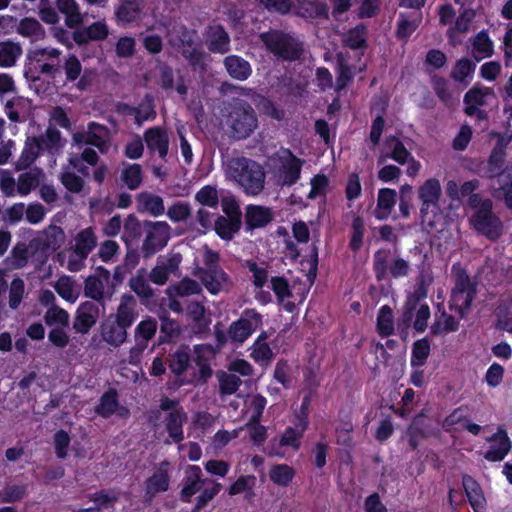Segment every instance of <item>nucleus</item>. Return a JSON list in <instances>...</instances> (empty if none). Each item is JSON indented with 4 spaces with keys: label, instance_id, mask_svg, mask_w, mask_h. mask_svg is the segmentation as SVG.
Here are the masks:
<instances>
[{
    "label": "nucleus",
    "instance_id": "1",
    "mask_svg": "<svg viewBox=\"0 0 512 512\" xmlns=\"http://www.w3.org/2000/svg\"><path fill=\"white\" fill-rule=\"evenodd\" d=\"M61 55V50L52 47L28 50L24 63L25 78L32 82L39 81L41 75L55 79L63 70L67 83H75L79 91L90 89L96 78L95 70L83 69L81 61L75 54H68L61 66Z\"/></svg>",
    "mask_w": 512,
    "mask_h": 512
},
{
    "label": "nucleus",
    "instance_id": "2",
    "mask_svg": "<svg viewBox=\"0 0 512 512\" xmlns=\"http://www.w3.org/2000/svg\"><path fill=\"white\" fill-rule=\"evenodd\" d=\"M139 317L138 303L132 294H123L114 313L104 318L99 326L102 340L113 348L121 347L127 340L128 329Z\"/></svg>",
    "mask_w": 512,
    "mask_h": 512
},
{
    "label": "nucleus",
    "instance_id": "3",
    "mask_svg": "<svg viewBox=\"0 0 512 512\" xmlns=\"http://www.w3.org/2000/svg\"><path fill=\"white\" fill-rule=\"evenodd\" d=\"M72 149H76L75 156L68 160H100L96 148L101 154H106L111 147L110 131L102 124L91 121L87 129L76 131L71 138Z\"/></svg>",
    "mask_w": 512,
    "mask_h": 512
},
{
    "label": "nucleus",
    "instance_id": "4",
    "mask_svg": "<svg viewBox=\"0 0 512 512\" xmlns=\"http://www.w3.org/2000/svg\"><path fill=\"white\" fill-rule=\"evenodd\" d=\"M224 120L229 136L235 140L249 138L259 126L256 111L241 98H233L225 106Z\"/></svg>",
    "mask_w": 512,
    "mask_h": 512
},
{
    "label": "nucleus",
    "instance_id": "5",
    "mask_svg": "<svg viewBox=\"0 0 512 512\" xmlns=\"http://www.w3.org/2000/svg\"><path fill=\"white\" fill-rule=\"evenodd\" d=\"M454 287L451 291L449 308L454 310L461 319L465 318L477 296V282L472 281L466 269L452 266Z\"/></svg>",
    "mask_w": 512,
    "mask_h": 512
},
{
    "label": "nucleus",
    "instance_id": "6",
    "mask_svg": "<svg viewBox=\"0 0 512 512\" xmlns=\"http://www.w3.org/2000/svg\"><path fill=\"white\" fill-rule=\"evenodd\" d=\"M64 144L65 141L62 139L61 132L56 127L50 125L43 134L27 137L18 160H37L44 153L55 157L61 152Z\"/></svg>",
    "mask_w": 512,
    "mask_h": 512
},
{
    "label": "nucleus",
    "instance_id": "7",
    "mask_svg": "<svg viewBox=\"0 0 512 512\" xmlns=\"http://www.w3.org/2000/svg\"><path fill=\"white\" fill-rule=\"evenodd\" d=\"M227 169L247 195H258L264 189L266 175L259 162H227Z\"/></svg>",
    "mask_w": 512,
    "mask_h": 512
},
{
    "label": "nucleus",
    "instance_id": "8",
    "mask_svg": "<svg viewBox=\"0 0 512 512\" xmlns=\"http://www.w3.org/2000/svg\"><path fill=\"white\" fill-rule=\"evenodd\" d=\"M267 50L285 61L299 60L303 53L302 43L290 33L282 30H270L260 34Z\"/></svg>",
    "mask_w": 512,
    "mask_h": 512
},
{
    "label": "nucleus",
    "instance_id": "9",
    "mask_svg": "<svg viewBox=\"0 0 512 512\" xmlns=\"http://www.w3.org/2000/svg\"><path fill=\"white\" fill-rule=\"evenodd\" d=\"M203 262L204 267L197 269L196 276L210 294L217 295L222 291L224 285L230 281V277L219 264L220 255L218 252L206 247Z\"/></svg>",
    "mask_w": 512,
    "mask_h": 512
},
{
    "label": "nucleus",
    "instance_id": "10",
    "mask_svg": "<svg viewBox=\"0 0 512 512\" xmlns=\"http://www.w3.org/2000/svg\"><path fill=\"white\" fill-rule=\"evenodd\" d=\"M473 228L491 241H497L503 233V224L500 219L494 215L492 210V201L485 199L479 209L471 217Z\"/></svg>",
    "mask_w": 512,
    "mask_h": 512
},
{
    "label": "nucleus",
    "instance_id": "11",
    "mask_svg": "<svg viewBox=\"0 0 512 512\" xmlns=\"http://www.w3.org/2000/svg\"><path fill=\"white\" fill-rule=\"evenodd\" d=\"M143 229L146 237L143 240L141 252L145 259H148L161 251L170 239V226L165 221H148L143 222Z\"/></svg>",
    "mask_w": 512,
    "mask_h": 512
},
{
    "label": "nucleus",
    "instance_id": "12",
    "mask_svg": "<svg viewBox=\"0 0 512 512\" xmlns=\"http://www.w3.org/2000/svg\"><path fill=\"white\" fill-rule=\"evenodd\" d=\"M263 316L256 310L246 308L236 321H233L227 331L233 343H244L259 327L262 326Z\"/></svg>",
    "mask_w": 512,
    "mask_h": 512
},
{
    "label": "nucleus",
    "instance_id": "13",
    "mask_svg": "<svg viewBox=\"0 0 512 512\" xmlns=\"http://www.w3.org/2000/svg\"><path fill=\"white\" fill-rule=\"evenodd\" d=\"M157 329V320L150 316H147L136 325L134 329L135 345L129 351L131 364H136L140 360L145 349L148 347L149 341L155 337Z\"/></svg>",
    "mask_w": 512,
    "mask_h": 512
},
{
    "label": "nucleus",
    "instance_id": "14",
    "mask_svg": "<svg viewBox=\"0 0 512 512\" xmlns=\"http://www.w3.org/2000/svg\"><path fill=\"white\" fill-rule=\"evenodd\" d=\"M170 466L168 460L161 461L153 473L145 480L144 497L146 501H152L159 493L166 492L170 487Z\"/></svg>",
    "mask_w": 512,
    "mask_h": 512
},
{
    "label": "nucleus",
    "instance_id": "15",
    "mask_svg": "<svg viewBox=\"0 0 512 512\" xmlns=\"http://www.w3.org/2000/svg\"><path fill=\"white\" fill-rule=\"evenodd\" d=\"M145 148L150 157L157 156L165 159L169 151V135L167 131L160 126H153L146 129L143 133Z\"/></svg>",
    "mask_w": 512,
    "mask_h": 512
},
{
    "label": "nucleus",
    "instance_id": "16",
    "mask_svg": "<svg viewBox=\"0 0 512 512\" xmlns=\"http://www.w3.org/2000/svg\"><path fill=\"white\" fill-rule=\"evenodd\" d=\"M100 315L99 304L91 301H85L79 305L76 310L73 329L80 334H88L92 327L97 323Z\"/></svg>",
    "mask_w": 512,
    "mask_h": 512
},
{
    "label": "nucleus",
    "instance_id": "17",
    "mask_svg": "<svg viewBox=\"0 0 512 512\" xmlns=\"http://www.w3.org/2000/svg\"><path fill=\"white\" fill-rule=\"evenodd\" d=\"M490 445L484 453V458L489 462H500L511 450V440L506 430L499 428L488 438Z\"/></svg>",
    "mask_w": 512,
    "mask_h": 512
},
{
    "label": "nucleus",
    "instance_id": "18",
    "mask_svg": "<svg viewBox=\"0 0 512 512\" xmlns=\"http://www.w3.org/2000/svg\"><path fill=\"white\" fill-rule=\"evenodd\" d=\"M208 50L215 54H226L230 51V37L225 28L220 25H210L205 32Z\"/></svg>",
    "mask_w": 512,
    "mask_h": 512
},
{
    "label": "nucleus",
    "instance_id": "19",
    "mask_svg": "<svg viewBox=\"0 0 512 512\" xmlns=\"http://www.w3.org/2000/svg\"><path fill=\"white\" fill-rule=\"evenodd\" d=\"M274 219L271 208L261 205L249 204L245 208V230L253 231L266 227Z\"/></svg>",
    "mask_w": 512,
    "mask_h": 512
},
{
    "label": "nucleus",
    "instance_id": "20",
    "mask_svg": "<svg viewBox=\"0 0 512 512\" xmlns=\"http://www.w3.org/2000/svg\"><path fill=\"white\" fill-rule=\"evenodd\" d=\"M214 354L215 350L210 344H197L193 347V362L199 369V379L203 383L207 382L213 374L210 360Z\"/></svg>",
    "mask_w": 512,
    "mask_h": 512
},
{
    "label": "nucleus",
    "instance_id": "21",
    "mask_svg": "<svg viewBox=\"0 0 512 512\" xmlns=\"http://www.w3.org/2000/svg\"><path fill=\"white\" fill-rule=\"evenodd\" d=\"M116 412H119L120 416L129 413L126 407H120L117 390L109 388L101 395L99 404L95 407V413L103 418H109Z\"/></svg>",
    "mask_w": 512,
    "mask_h": 512
},
{
    "label": "nucleus",
    "instance_id": "22",
    "mask_svg": "<svg viewBox=\"0 0 512 512\" xmlns=\"http://www.w3.org/2000/svg\"><path fill=\"white\" fill-rule=\"evenodd\" d=\"M191 348L187 344H181L167 357V364L170 372L176 376H182L190 367L192 357Z\"/></svg>",
    "mask_w": 512,
    "mask_h": 512
},
{
    "label": "nucleus",
    "instance_id": "23",
    "mask_svg": "<svg viewBox=\"0 0 512 512\" xmlns=\"http://www.w3.org/2000/svg\"><path fill=\"white\" fill-rule=\"evenodd\" d=\"M462 485L474 512H482L486 506V499L479 483L472 476L464 475Z\"/></svg>",
    "mask_w": 512,
    "mask_h": 512
},
{
    "label": "nucleus",
    "instance_id": "24",
    "mask_svg": "<svg viewBox=\"0 0 512 512\" xmlns=\"http://www.w3.org/2000/svg\"><path fill=\"white\" fill-rule=\"evenodd\" d=\"M143 9L142 0H119L115 9V16L118 22L130 24L141 19Z\"/></svg>",
    "mask_w": 512,
    "mask_h": 512
},
{
    "label": "nucleus",
    "instance_id": "25",
    "mask_svg": "<svg viewBox=\"0 0 512 512\" xmlns=\"http://www.w3.org/2000/svg\"><path fill=\"white\" fill-rule=\"evenodd\" d=\"M187 316L192 320V331L195 334H203L209 330L211 319L206 318V309L201 302L192 301L187 305Z\"/></svg>",
    "mask_w": 512,
    "mask_h": 512
},
{
    "label": "nucleus",
    "instance_id": "26",
    "mask_svg": "<svg viewBox=\"0 0 512 512\" xmlns=\"http://www.w3.org/2000/svg\"><path fill=\"white\" fill-rule=\"evenodd\" d=\"M224 66L229 76L239 81L247 80L252 74L250 63L238 55L227 56L224 59Z\"/></svg>",
    "mask_w": 512,
    "mask_h": 512
},
{
    "label": "nucleus",
    "instance_id": "27",
    "mask_svg": "<svg viewBox=\"0 0 512 512\" xmlns=\"http://www.w3.org/2000/svg\"><path fill=\"white\" fill-rule=\"evenodd\" d=\"M246 95L250 96L256 108L261 114L277 121L284 119V109L277 106L270 98L256 92H253L252 94L246 93Z\"/></svg>",
    "mask_w": 512,
    "mask_h": 512
},
{
    "label": "nucleus",
    "instance_id": "28",
    "mask_svg": "<svg viewBox=\"0 0 512 512\" xmlns=\"http://www.w3.org/2000/svg\"><path fill=\"white\" fill-rule=\"evenodd\" d=\"M382 153L383 156L379 160H385V157L392 160H415L403 142L392 135L385 138Z\"/></svg>",
    "mask_w": 512,
    "mask_h": 512
},
{
    "label": "nucleus",
    "instance_id": "29",
    "mask_svg": "<svg viewBox=\"0 0 512 512\" xmlns=\"http://www.w3.org/2000/svg\"><path fill=\"white\" fill-rule=\"evenodd\" d=\"M469 418V407L467 405H461L444 418L442 421V429L447 433L459 432L464 429Z\"/></svg>",
    "mask_w": 512,
    "mask_h": 512
},
{
    "label": "nucleus",
    "instance_id": "30",
    "mask_svg": "<svg viewBox=\"0 0 512 512\" xmlns=\"http://www.w3.org/2000/svg\"><path fill=\"white\" fill-rule=\"evenodd\" d=\"M97 245V238L91 227L78 232L75 237L74 253L80 260H84Z\"/></svg>",
    "mask_w": 512,
    "mask_h": 512
},
{
    "label": "nucleus",
    "instance_id": "31",
    "mask_svg": "<svg viewBox=\"0 0 512 512\" xmlns=\"http://www.w3.org/2000/svg\"><path fill=\"white\" fill-rule=\"evenodd\" d=\"M16 31L22 37L29 38L32 43L41 41L46 37L44 27L33 17L21 19L17 25Z\"/></svg>",
    "mask_w": 512,
    "mask_h": 512
},
{
    "label": "nucleus",
    "instance_id": "32",
    "mask_svg": "<svg viewBox=\"0 0 512 512\" xmlns=\"http://www.w3.org/2000/svg\"><path fill=\"white\" fill-rule=\"evenodd\" d=\"M65 241L64 230L57 225H49L44 229L42 235L39 237V243L43 250H50L52 252L61 248Z\"/></svg>",
    "mask_w": 512,
    "mask_h": 512
},
{
    "label": "nucleus",
    "instance_id": "33",
    "mask_svg": "<svg viewBox=\"0 0 512 512\" xmlns=\"http://www.w3.org/2000/svg\"><path fill=\"white\" fill-rule=\"evenodd\" d=\"M397 193L394 189L381 188L378 191L375 217L378 220H386L396 204Z\"/></svg>",
    "mask_w": 512,
    "mask_h": 512
},
{
    "label": "nucleus",
    "instance_id": "34",
    "mask_svg": "<svg viewBox=\"0 0 512 512\" xmlns=\"http://www.w3.org/2000/svg\"><path fill=\"white\" fill-rule=\"evenodd\" d=\"M160 334L157 339V346L173 343L182 332L179 322L168 315L160 316Z\"/></svg>",
    "mask_w": 512,
    "mask_h": 512
},
{
    "label": "nucleus",
    "instance_id": "35",
    "mask_svg": "<svg viewBox=\"0 0 512 512\" xmlns=\"http://www.w3.org/2000/svg\"><path fill=\"white\" fill-rule=\"evenodd\" d=\"M488 96H495L494 89L492 87L475 84L464 94L463 103L465 107L480 108L487 104L486 99Z\"/></svg>",
    "mask_w": 512,
    "mask_h": 512
},
{
    "label": "nucleus",
    "instance_id": "36",
    "mask_svg": "<svg viewBox=\"0 0 512 512\" xmlns=\"http://www.w3.org/2000/svg\"><path fill=\"white\" fill-rule=\"evenodd\" d=\"M187 416L183 410L169 412L166 416V430L174 443L184 440L183 423Z\"/></svg>",
    "mask_w": 512,
    "mask_h": 512
},
{
    "label": "nucleus",
    "instance_id": "37",
    "mask_svg": "<svg viewBox=\"0 0 512 512\" xmlns=\"http://www.w3.org/2000/svg\"><path fill=\"white\" fill-rule=\"evenodd\" d=\"M492 138H496V143L491 151V154L487 160H504L506 156V150L509 144L512 142V129L511 123L505 125V132L499 133L492 131L490 133Z\"/></svg>",
    "mask_w": 512,
    "mask_h": 512
},
{
    "label": "nucleus",
    "instance_id": "38",
    "mask_svg": "<svg viewBox=\"0 0 512 512\" xmlns=\"http://www.w3.org/2000/svg\"><path fill=\"white\" fill-rule=\"evenodd\" d=\"M343 44L351 50L366 49L368 47L367 27L360 23L350 28L343 39Z\"/></svg>",
    "mask_w": 512,
    "mask_h": 512
},
{
    "label": "nucleus",
    "instance_id": "39",
    "mask_svg": "<svg viewBox=\"0 0 512 512\" xmlns=\"http://www.w3.org/2000/svg\"><path fill=\"white\" fill-rule=\"evenodd\" d=\"M57 9L65 15V24L69 28H75L83 22L78 4L75 0H57Z\"/></svg>",
    "mask_w": 512,
    "mask_h": 512
},
{
    "label": "nucleus",
    "instance_id": "40",
    "mask_svg": "<svg viewBox=\"0 0 512 512\" xmlns=\"http://www.w3.org/2000/svg\"><path fill=\"white\" fill-rule=\"evenodd\" d=\"M22 53L23 49L19 43L9 40L0 42V67L14 66Z\"/></svg>",
    "mask_w": 512,
    "mask_h": 512
},
{
    "label": "nucleus",
    "instance_id": "41",
    "mask_svg": "<svg viewBox=\"0 0 512 512\" xmlns=\"http://www.w3.org/2000/svg\"><path fill=\"white\" fill-rule=\"evenodd\" d=\"M473 58L479 62L483 58H488L493 55V42L488 33L482 30L476 34L472 42Z\"/></svg>",
    "mask_w": 512,
    "mask_h": 512
},
{
    "label": "nucleus",
    "instance_id": "42",
    "mask_svg": "<svg viewBox=\"0 0 512 512\" xmlns=\"http://www.w3.org/2000/svg\"><path fill=\"white\" fill-rule=\"evenodd\" d=\"M422 15L419 12L413 19L409 15L400 13L397 20L395 35L399 40L407 41L421 23Z\"/></svg>",
    "mask_w": 512,
    "mask_h": 512
},
{
    "label": "nucleus",
    "instance_id": "43",
    "mask_svg": "<svg viewBox=\"0 0 512 512\" xmlns=\"http://www.w3.org/2000/svg\"><path fill=\"white\" fill-rule=\"evenodd\" d=\"M242 220L218 216L214 223V230L222 240H231L240 229Z\"/></svg>",
    "mask_w": 512,
    "mask_h": 512
},
{
    "label": "nucleus",
    "instance_id": "44",
    "mask_svg": "<svg viewBox=\"0 0 512 512\" xmlns=\"http://www.w3.org/2000/svg\"><path fill=\"white\" fill-rule=\"evenodd\" d=\"M419 199L424 203H434V209H439V199L441 197V185L438 179L430 178L420 186Z\"/></svg>",
    "mask_w": 512,
    "mask_h": 512
},
{
    "label": "nucleus",
    "instance_id": "45",
    "mask_svg": "<svg viewBox=\"0 0 512 512\" xmlns=\"http://www.w3.org/2000/svg\"><path fill=\"white\" fill-rule=\"evenodd\" d=\"M184 47L182 55L192 66L200 65L204 60V53L198 47L194 46V40L189 31L185 30L180 37Z\"/></svg>",
    "mask_w": 512,
    "mask_h": 512
},
{
    "label": "nucleus",
    "instance_id": "46",
    "mask_svg": "<svg viewBox=\"0 0 512 512\" xmlns=\"http://www.w3.org/2000/svg\"><path fill=\"white\" fill-rule=\"evenodd\" d=\"M376 327L381 338H386L394 334L393 311L389 305H383L379 309Z\"/></svg>",
    "mask_w": 512,
    "mask_h": 512
},
{
    "label": "nucleus",
    "instance_id": "47",
    "mask_svg": "<svg viewBox=\"0 0 512 512\" xmlns=\"http://www.w3.org/2000/svg\"><path fill=\"white\" fill-rule=\"evenodd\" d=\"M300 15L309 19H329V7L322 1H305L300 6Z\"/></svg>",
    "mask_w": 512,
    "mask_h": 512
},
{
    "label": "nucleus",
    "instance_id": "48",
    "mask_svg": "<svg viewBox=\"0 0 512 512\" xmlns=\"http://www.w3.org/2000/svg\"><path fill=\"white\" fill-rule=\"evenodd\" d=\"M256 485V477L254 475H241L228 488V494L235 496L246 492L245 498L251 500L255 496L254 487Z\"/></svg>",
    "mask_w": 512,
    "mask_h": 512
},
{
    "label": "nucleus",
    "instance_id": "49",
    "mask_svg": "<svg viewBox=\"0 0 512 512\" xmlns=\"http://www.w3.org/2000/svg\"><path fill=\"white\" fill-rule=\"evenodd\" d=\"M295 477V469L288 464H275L269 470L270 480L281 487H287Z\"/></svg>",
    "mask_w": 512,
    "mask_h": 512
},
{
    "label": "nucleus",
    "instance_id": "50",
    "mask_svg": "<svg viewBox=\"0 0 512 512\" xmlns=\"http://www.w3.org/2000/svg\"><path fill=\"white\" fill-rule=\"evenodd\" d=\"M84 295L104 308V282L96 275H89L84 281Z\"/></svg>",
    "mask_w": 512,
    "mask_h": 512
},
{
    "label": "nucleus",
    "instance_id": "51",
    "mask_svg": "<svg viewBox=\"0 0 512 512\" xmlns=\"http://www.w3.org/2000/svg\"><path fill=\"white\" fill-rule=\"evenodd\" d=\"M307 429L301 426H288L279 439V446L291 447L294 451H298L301 447V440Z\"/></svg>",
    "mask_w": 512,
    "mask_h": 512
},
{
    "label": "nucleus",
    "instance_id": "52",
    "mask_svg": "<svg viewBox=\"0 0 512 512\" xmlns=\"http://www.w3.org/2000/svg\"><path fill=\"white\" fill-rule=\"evenodd\" d=\"M389 256L390 251L379 249L373 255V272L378 282L384 281L389 276Z\"/></svg>",
    "mask_w": 512,
    "mask_h": 512
},
{
    "label": "nucleus",
    "instance_id": "53",
    "mask_svg": "<svg viewBox=\"0 0 512 512\" xmlns=\"http://www.w3.org/2000/svg\"><path fill=\"white\" fill-rule=\"evenodd\" d=\"M135 123L141 126L145 121L153 120L156 117L154 98L151 94H146L143 100L136 106Z\"/></svg>",
    "mask_w": 512,
    "mask_h": 512
},
{
    "label": "nucleus",
    "instance_id": "54",
    "mask_svg": "<svg viewBox=\"0 0 512 512\" xmlns=\"http://www.w3.org/2000/svg\"><path fill=\"white\" fill-rule=\"evenodd\" d=\"M304 162H282L279 170V179L283 186L294 185L301 174V167Z\"/></svg>",
    "mask_w": 512,
    "mask_h": 512
},
{
    "label": "nucleus",
    "instance_id": "55",
    "mask_svg": "<svg viewBox=\"0 0 512 512\" xmlns=\"http://www.w3.org/2000/svg\"><path fill=\"white\" fill-rule=\"evenodd\" d=\"M337 77L335 84V91L340 93L343 91L354 79L353 67L349 65L344 59L340 56L337 61Z\"/></svg>",
    "mask_w": 512,
    "mask_h": 512
},
{
    "label": "nucleus",
    "instance_id": "56",
    "mask_svg": "<svg viewBox=\"0 0 512 512\" xmlns=\"http://www.w3.org/2000/svg\"><path fill=\"white\" fill-rule=\"evenodd\" d=\"M28 494V484H7L0 492L2 503H15L21 501Z\"/></svg>",
    "mask_w": 512,
    "mask_h": 512
},
{
    "label": "nucleus",
    "instance_id": "57",
    "mask_svg": "<svg viewBox=\"0 0 512 512\" xmlns=\"http://www.w3.org/2000/svg\"><path fill=\"white\" fill-rule=\"evenodd\" d=\"M430 355V341L427 337L416 340L412 346L411 365L423 366Z\"/></svg>",
    "mask_w": 512,
    "mask_h": 512
},
{
    "label": "nucleus",
    "instance_id": "58",
    "mask_svg": "<svg viewBox=\"0 0 512 512\" xmlns=\"http://www.w3.org/2000/svg\"><path fill=\"white\" fill-rule=\"evenodd\" d=\"M89 500L93 501L95 508L101 512L102 509L112 508L118 501V495L110 489H102L93 494H89Z\"/></svg>",
    "mask_w": 512,
    "mask_h": 512
},
{
    "label": "nucleus",
    "instance_id": "59",
    "mask_svg": "<svg viewBox=\"0 0 512 512\" xmlns=\"http://www.w3.org/2000/svg\"><path fill=\"white\" fill-rule=\"evenodd\" d=\"M476 69V64L468 58H461L456 61L455 66L451 72V78L457 82L464 83L466 78L473 75Z\"/></svg>",
    "mask_w": 512,
    "mask_h": 512
},
{
    "label": "nucleus",
    "instance_id": "60",
    "mask_svg": "<svg viewBox=\"0 0 512 512\" xmlns=\"http://www.w3.org/2000/svg\"><path fill=\"white\" fill-rule=\"evenodd\" d=\"M121 179L130 190H136L143 181L141 166L137 163L127 166L122 171Z\"/></svg>",
    "mask_w": 512,
    "mask_h": 512
},
{
    "label": "nucleus",
    "instance_id": "61",
    "mask_svg": "<svg viewBox=\"0 0 512 512\" xmlns=\"http://www.w3.org/2000/svg\"><path fill=\"white\" fill-rule=\"evenodd\" d=\"M424 418V414L421 412L417 415H415L412 419L411 424L409 425L407 429V435H408V444L411 448V450H416L419 446V439L423 438L424 432L421 428V423Z\"/></svg>",
    "mask_w": 512,
    "mask_h": 512
},
{
    "label": "nucleus",
    "instance_id": "62",
    "mask_svg": "<svg viewBox=\"0 0 512 512\" xmlns=\"http://www.w3.org/2000/svg\"><path fill=\"white\" fill-rule=\"evenodd\" d=\"M25 293V283L24 280L20 277H15L9 286V307L12 310H16L24 297Z\"/></svg>",
    "mask_w": 512,
    "mask_h": 512
},
{
    "label": "nucleus",
    "instance_id": "63",
    "mask_svg": "<svg viewBox=\"0 0 512 512\" xmlns=\"http://www.w3.org/2000/svg\"><path fill=\"white\" fill-rule=\"evenodd\" d=\"M241 384V379L235 374L222 372L219 376V388L223 395L236 393Z\"/></svg>",
    "mask_w": 512,
    "mask_h": 512
},
{
    "label": "nucleus",
    "instance_id": "64",
    "mask_svg": "<svg viewBox=\"0 0 512 512\" xmlns=\"http://www.w3.org/2000/svg\"><path fill=\"white\" fill-rule=\"evenodd\" d=\"M131 290L141 299L147 300L153 296V290L143 275L137 274L129 280Z\"/></svg>",
    "mask_w": 512,
    "mask_h": 512
}]
</instances>
